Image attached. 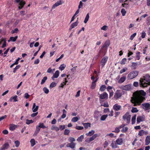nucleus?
Instances as JSON below:
<instances>
[{
	"label": "nucleus",
	"mask_w": 150,
	"mask_h": 150,
	"mask_svg": "<svg viewBox=\"0 0 150 150\" xmlns=\"http://www.w3.org/2000/svg\"><path fill=\"white\" fill-rule=\"evenodd\" d=\"M47 76H45L41 80V84L42 85L45 82V81L47 80Z\"/></svg>",
	"instance_id": "nucleus-38"
},
{
	"label": "nucleus",
	"mask_w": 150,
	"mask_h": 150,
	"mask_svg": "<svg viewBox=\"0 0 150 150\" xmlns=\"http://www.w3.org/2000/svg\"><path fill=\"white\" fill-rule=\"evenodd\" d=\"M120 128L119 127H116L115 128V130L113 132H115L116 133H118L120 131Z\"/></svg>",
	"instance_id": "nucleus-62"
},
{
	"label": "nucleus",
	"mask_w": 150,
	"mask_h": 150,
	"mask_svg": "<svg viewBox=\"0 0 150 150\" xmlns=\"http://www.w3.org/2000/svg\"><path fill=\"white\" fill-rule=\"evenodd\" d=\"M33 121L32 120H29L28 119L26 120V123L27 125H29L31 123H33Z\"/></svg>",
	"instance_id": "nucleus-50"
},
{
	"label": "nucleus",
	"mask_w": 150,
	"mask_h": 150,
	"mask_svg": "<svg viewBox=\"0 0 150 150\" xmlns=\"http://www.w3.org/2000/svg\"><path fill=\"white\" fill-rule=\"evenodd\" d=\"M95 133V131L92 130L91 131H89L88 133L86 134V135L87 136H91L93 135Z\"/></svg>",
	"instance_id": "nucleus-29"
},
{
	"label": "nucleus",
	"mask_w": 150,
	"mask_h": 150,
	"mask_svg": "<svg viewBox=\"0 0 150 150\" xmlns=\"http://www.w3.org/2000/svg\"><path fill=\"white\" fill-rule=\"evenodd\" d=\"M108 116V115H103L100 118V120L102 121L105 120Z\"/></svg>",
	"instance_id": "nucleus-36"
},
{
	"label": "nucleus",
	"mask_w": 150,
	"mask_h": 150,
	"mask_svg": "<svg viewBox=\"0 0 150 150\" xmlns=\"http://www.w3.org/2000/svg\"><path fill=\"white\" fill-rule=\"evenodd\" d=\"M18 31V30L17 28H16L14 30H12L11 31V33L12 34L14 33H17Z\"/></svg>",
	"instance_id": "nucleus-53"
},
{
	"label": "nucleus",
	"mask_w": 150,
	"mask_h": 150,
	"mask_svg": "<svg viewBox=\"0 0 150 150\" xmlns=\"http://www.w3.org/2000/svg\"><path fill=\"white\" fill-rule=\"evenodd\" d=\"M136 117V115H134L132 117V124H133L135 123Z\"/></svg>",
	"instance_id": "nucleus-34"
},
{
	"label": "nucleus",
	"mask_w": 150,
	"mask_h": 150,
	"mask_svg": "<svg viewBox=\"0 0 150 150\" xmlns=\"http://www.w3.org/2000/svg\"><path fill=\"white\" fill-rule=\"evenodd\" d=\"M142 105L145 109H147L150 106V104L149 103H143Z\"/></svg>",
	"instance_id": "nucleus-21"
},
{
	"label": "nucleus",
	"mask_w": 150,
	"mask_h": 150,
	"mask_svg": "<svg viewBox=\"0 0 150 150\" xmlns=\"http://www.w3.org/2000/svg\"><path fill=\"white\" fill-rule=\"evenodd\" d=\"M75 144L74 143H68L67 145V147H70L71 149H74L75 148Z\"/></svg>",
	"instance_id": "nucleus-16"
},
{
	"label": "nucleus",
	"mask_w": 150,
	"mask_h": 150,
	"mask_svg": "<svg viewBox=\"0 0 150 150\" xmlns=\"http://www.w3.org/2000/svg\"><path fill=\"white\" fill-rule=\"evenodd\" d=\"M145 145H147L150 143V136L148 135L146 136L145 140Z\"/></svg>",
	"instance_id": "nucleus-13"
},
{
	"label": "nucleus",
	"mask_w": 150,
	"mask_h": 150,
	"mask_svg": "<svg viewBox=\"0 0 150 150\" xmlns=\"http://www.w3.org/2000/svg\"><path fill=\"white\" fill-rule=\"evenodd\" d=\"M57 85V83L55 82H53L50 85V88H52L53 87H55Z\"/></svg>",
	"instance_id": "nucleus-39"
},
{
	"label": "nucleus",
	"mask_w": 150,
	"mask_h": 150,
	"mask_svg": "<svg viewBox=\"0 0 150 150\" xmlns=\"http://www.w3.org/2000/svg\"><path fill=\"white\" fill-rule=\"evenodd\" d=\"M84 138V136L82 135L79 137L77 139V141L79 142H81L83 139Z\"/></svg>",
	"instance_id": "nucleus-35"
},
{
	"label": "nucleus",
	"mask_w": 150,
	"mask_h": 150,
	"mask_svg": "<svg viewBox=\"0 0 150 150\" xmlns=\"http://www.w3.org/2000/svg\"><path fill=\"white\" fill-rule=\"evenodd\" d=\"M123 139L122 138H118L116 140V142L117 144L121 145L123 143Z\"/></svg>",
	"instance_id": "nucleus-18"
},
{
	"label": "nucleus",
	"mask_w": 150,
	"mask_h": 150,
	"mask_svg": "<svg viewBox=\"0 0 150 150\" xmlns=\"http://www.w3.org/2000/svg\"><path fill=\"white\" fill-rule=\"evenodd\" d=\"M59 72L58 70L56 71L54 74L53 76H52V79L54 80V78H57L59 76Z\"/></svg>",
	"instance_id": "nucleus-12"
},
{
	"label": "nucleus",
	"mask_w": 150,
	"mask_h": 150,
	"mask_svg": "<svg viewBox=\"0 0 150 150\" xmlns=\"http://www.w3.org/2000/svg\"><path fill=\"white\" fill-rule=\"evenodd\" d=\"M62 4L61 1H57L52 6V8H55L56 7Z\"/></svg>",
	"instance_id": "nucleus-27"
},
{
	"label": "nucleus",
	"mask_w": 150,
	"mask_h": 150,
	"mask_svg": "<svg viewBox=\"0 0 150 150\" xmlns=\"http://www.w3.org/2000/svg\"><path fill=\"white\" fill-rule=\"evenodd\" d=\"M97 81V79L95 80V81H93L92 82L91 85V88L93 89L95 88L96 86V82Z\"/></svg>",
	"instance_id": "nucleus-28"
},
{
	"label": "nucleus",
	"mask_w": 150,
	"mask_h": 150,
	"mask_svg": "<svg viewBox=\"0 0 150 150\" xmlns=\"http://www.w3.org/2000/svg\"><path fill=\"white\" fill-rule=\"evenodd\" d=\"M89 18V14L88 13L87 14V15L86 16L84 21V22L85 23H87V22H88V20Z\"/></svg>",
	"instance_id": "nucleus-31"
},
{
	"label": "nucleus",
	"mask_w": 150,
	"mask_h": 150,
	"mask_svg": "<svg viewBox=\"0 0 150 150\" xmlns=\"http://www.w3.org/2000/svg\"><path fill=\"white\" fill-rule=\"evenodd\" d=\"M83 125L86 129H87L88 127H90L91 126V124L89 123H84L83 124Z\"/></svg>",
	"instance_id": "nucleus-30"
},
{
	"label": "nucleus",
	"mask_w": 150,
	"mask_h": 150,
	"mask_svg": "<svg viewBox=\"0 0 150 150\" xmlns=\"http://www.w3.org/2000/svg\"><path fill=\"white\" fill-rule=\"evenodd\" d=\"M39 108L38 106H36L35 103H33V107L32 108V110L33 112H36Z\"/></svg>",
	"instance_id": "nucleus-17"
},
{
	"label": "nucleus",
	"mask_w": 150,
	"mask_h": 150,
	"mask_svg": "<svg viewBox=\"0 0 150 150\" xmlns=\"http://www.w3.org/2000/svg\"><path fill=\"white\" fill-rule=\"evenodd\" d=\"M9 144L8 143H6L1 147V150H4L5 149H7L9 147Z\"/></svg>",
	"instance_id": "nucleus-19"
},
{
	"label": "nucleus",
	"mask_w": 150,
	"mask_h": 150,
	"mask_svg": "<svg viewBox=\"0 0 150 150\" xmlns=\"http://www.w3.org/2000/svg\"><path fill=\"white\" fill-rule=\"evenodd\" d=\"M98 135L97 134H94L90 138H88L86 140V142L89 143L93 140L98 136Z\"/></svg>",
	"instance_id": "nucleus-6"
},
{
	"label": "nucleus",
	"mask_w": 150,
	"mask_h": 150,
	"mask_svg": "<svg viewBox=\"0 0 150 150\" xmlns=\"http://www.w3.org/2000/svg\"><path fill=\"white\" fill-rule=\"evenodd\" d=\"M122 118L124 120H126L128 124L130 120L131 115H129V112H127L123 116Z\"/></svg>",
	"instance_id": "nucleus-4"
},
{
	"label": "nucleus",
	"mask_w": 150,
	"mask_h": 150,
	"mask_svg": "<svg viewBox=\"0 0 150 150\" xmlns=\"http://www.w3.org/2000/svg\"><path fill=\"white\" fill-rule=\"evenodd\" d=\"M145 117L139 116L137 117V123H139L145 120Z\"/></svg>",
	"instance_id": "nucleus-10"
},
{
	"label": "nucleus",
	"mask_w": 150,
	"mask_h": 150,
	"mask_svg": "<svg viewBox=\"0 0 150 150\" xmlns=\"http://www.w3.org/2000/svg\"><path fill=\"white\" fill-rule=\"evenodd\" d=\"M17 96L16 95L14 97H11L10 99V101H11L12 100H13L14 102H16L18 100H17Z\"/></svg>",
	"instance_id": "nucleus-37"
},
{
	"label": "nucleus",
	"mask_w": 150,
	"mask_h": 150,
	"mask_svg": "<svg viewBox=\"0 0 150 150\" xmlns=\"http://www.w3.org/2000/svg\"><path fill=\"white\" fill-rule=\"evenodd\" d=\"M18 38V36H16L15 37H11L8 40V42H9L11 41L14 42H15Z\"/></svg>",
	"instance_id": "nucleus-24"
},
{
	"label": "nucleus",
	"mask_w": 150,
	"mask_h": 150,
	"mask_svg": "<svg viewBox=\"0 0 150 150\" xmlns=\"http://www.w3.org/2000/svg\"><path fill=\"white\" fill-rule=\"evenodd\" d=\"M70 132L69 129H65L64 132V134L65 135H68Z\"/></svg>",
	"instance_id": "nucleus-52"
},
{
	"label": "nucleus",
	"mask_w": 150,
	"mask_h": 150,
	"mask_svg": "<svg viewBox=\"0 0 150 150\" xmlns=\"http://www.w3.org/2000/svg\"><path fill=\"white\" fill-rule=\"evenodd\" d=\"M108 59L107 57H104L102 59L100 62L101 65H102V67H103L107 62Z\"/></svg>",
	"instance_id": "nucleus-9"
},
{
	"label": "nucleus",
	"mask_w": 150,
	"mask_h": 150,
	"mask_svg": "<svg viewBox=\"0 0 150 150\" xmlns=\"http://www.w3.org/2000/svg\"><path fill=\"white\" fill-rule=\"evenodd\" d=\"M69 142L71 143H74L73 142L75 141V139L74 138L71 137L69 138Z\"/></svg>",
	"instance_id": "nucleus-56"
},
{
	"label": "nucleus",
	"mask_w": 150,
	"mask_h": 150,
	"mask_svg": "<svg viewBox=\"0 0 150 150\" xmlns=\"http://www.w3.org/2000/svg\"><path fill=\"white\" fill-rule=\"evenodd\" d=\"M148 134V132L147 131H145L143 130H141L138 133V135L140 136H142L144 134L145 135H147Z\"/></svg>",
	"instance_id": "nucleus-14"
},
{
	"label": "nucleus",
	"mask_w": 150,
	"mask_h": 150,
	"mask_svg": "<svg viewBox=\"0 0 150 150\" xmlns=\"http://www.w3.org/2000/svg\"><path fill=\"white\" fill-rule=\"evenodd\" d=\"M39 125L40 128H41L43 129H44L46 128V126L44 125L43 123H40Z\"/></svg>",
	"instance_id": "nucleus-54"
},
{
	"label": "nucleus",
	"mask_w": 150,
	"mask_h": 150,
	"mask_svg": "<svg viewBox=\"0 0 150 150\" xmlns=\"http://www.w3.org/2000/svg\"><path fill=\"white\" fill-rule=\"evenodd\" d=\"M106 88V86H105L104 85H102L101 86V87L100 89V90L102 91H104Z\"/></svg>",
	"instance_id": "nucleus-42"
},
{
	"label": "nucleus",
	"mask_w": 150,
	"mask_h": 150,
	"mask_svg": "<svg viewBox=\"0 0 150 150\" xmlns=\"http://www.w3.org/2000/svg\"><path fill=\"white\" fill-rule=\"evenodd\" d=\"M16 1L17 3H19V5L20 6H18V8L19 9L22 8L25 4V1H22L21 0H16Z\"/></svg>",
	"instance_id": "nucleus-5"
},
{
	"label": "nucleus",
	"mask_w": 150,
	"mask_h": 150,
	"mask_svg": "<svg viewBox=\"0 0 150 150\" xmlns=\"http://www.w3.org/2000/svg\"><path fill=\"white\" fill-rule=\"evenodd\" d=\"M21 67V66L20 65H18L16 66V67L13 69V72L15 73L16 72V71L17 70L19 69Z\"/></svg>",
	"instance_id": "nucleus-47"
},
{
	"label": "nucleus",
	"mask_w": 150,
	"mask_h": 150,
	"mask_svg": "<svg viewBox=\"0 0 150 150\" xmlns=\"http://www.w3.org/2000/svg\"><path fill=\"white\" fill-rule=\"evenodd\" d=\"M101 115L99 112L98 111L95 112L94 115V117L95 118H97Z\"/></svg>",
	"instance_id": "nucleus-23"
},
{
	"label": "nucleus",
	"mask_w": 150,
	"mask_h": 150,
	"mask_svg": "<svg viewBox=\"0 0 150 150\" xmlns=\"http://www.w3.org/2000/svg\"><path fill=\"white\" fill-rule=\"evenodd\" d=\"M43 90L46 94H47L49 92V90L46 87H44L43 89Z\"/></svg>",
	"instance_id": "nucleus-46"
},
{
	"label": "nucleus",
	"mask_w": 150,
	"mask_h": 150,
	"mask_svg": "<svg viewBox=\"0 0 150 150\" xmlns=\"http://www.w3.org/2000/svg\"><path fill=\"white\" fill-rule=\"evenodd\" d=\"M136 33H134L130 37V40H132L133 38H134L135 36L136 35Z\"/></svg>",
	"instance_id": "nucleus-57"
},
{
	"label": "nucleus",
	"mask_w": 150,
	"mask_h": 150,
	"mask_svg": "<svg viewBox=\"0 0 150 150\" xmlns=\"http://www.w3.org/2000/svg\"><path fill=\"white\" fill-rule=\"evenodd\" d=\"M2 41H4V42L3 44V45L2 47V48H4L6 46V41H5V40L4 39H2Z\"/></svg>",
	"instance_id": "nucleus-59"
},
{
	"label": "nucleus",
	"mask_w": 150,
	"mask_h": 150,
	"mask_svg": "<svg viewBox=\"0 0 150 150\" xmlns=\"http://www.w3.org/2000/svg\"><path fill=\"white\" fill-rule=\"evenodd\" d=\"M139 72L137 71H133L130 73L127 76L128 79H131L136 77L138 74Z\"/></svg>",
	"instance_id": "nucleus-3"
},
{
	"label": "nucleus",
	"mask_w": 150,
	"mask_h": 150,
	"mask_svg": "<svg viewBox=\"0 0 150 150\" xmlns=\"http://www.w3.org/2000/svg\"><path fill=\"white\" fill-rule=\"evenodd\" d=\"M83 127H81L79 126H76V128L78 130H82L83 129Z\"/></svg>",
	"instance_id": "nucleus-60"
},
{
	"label": "nucleus",
	"mask_w": 150,
	"mask_h": 150,
	"mask_svg": "<svg viewBox=\"0 0 150 150\" xmlns=\"http://www.w3.org/2000/svg\"><path fill=\"white\" fill-rule=\"evenodd\" d=\"M79 119L77 117H73L71 119V121L73 122H76L78 121Z\"/></svg>",
	"instance_id": "nucleus-44"
},
{
	"label": "nucleus",
	"mask_w": 150,
	"mask_h": 150,
	"mask_svg": "<svg viewBox=\"0 0 150 150\" xmlns=\"http://www.w3.org/2000/svg\"><path fill=\"white\" fill-rule=\"evenodd\" d=\"M127 59L125 58H124L123 59H122L120 62V63L121 64H124L126 62Z\"/></svg>",
	"instance_id": "nucleus-48"
},
{
	"label": "nucleus",
	"mask_w": 150,
	"mask_h": 150,
	"mask_svg": "<svg viewBox=\"0 0 150 150\" xmlns=\"http://www.w3.org/2000/svg\"><path fill=\"white\" fill-rule=\"evenodd\" d=\"M111 146L113 149L116 148L117 147V144L116 141H112L111 144Z\"/></svg>",
	"instance_id": "nucleus-26"
},
{
	"label": "nucleus",
	"mask_w": 150,
	"mask_h": 150,
	"mask_svg": "<svg viewBox=\"0 0 150 150\" xmlns=\"http://www.w3.org/2000/svg\"><path fill=\"white\" fill-rule=\"evenodd\" d=\"M137 63L133 62L132 63V65H131V66L132 67H134V69H135L136 68V67L137 66Z\"/></svg>",
	"instance_id": "nucleus-63"
},
{
	"label": "nucleus",
	"mask_w": 150,
	"mask_h": 150,
	"mask_svg": "<svg viewBox=\"0 0 150 150\" xmlns=\"http://www.w3.org/2000/svg\"><path fill=\"white\" fill-rule=\"evenodd\" d=\"M127 69V68L126 67H125L124 68L121 69L120 71V74H122V73L125 72Z\"/></svg>",
	"instance_id": "nucleus-51"
},
{
	"label": "nucleus",
	"mask_w": 150,
	"mask_h": 150,
	"mask_svg": "<svg viewBox=\"0 0 150 150\" xmlns=\"http://www.w3.org/2000/svg\"><path fill=\"white\" fill-rule=\"evenodd\" d=\"M139 81V85L141 87H146L148 85H150V76L146 75L143 78H141Z\"/></svg>",
	"instance_id": "nucleus-2"
},
{
	"label": "nucleus",
	"mask_w": 150,
	"mask_h": 150,
	"mask_svg": "<svg viewBox=\"0 0 150 150\" xmlns=\"http://www.w3.org/2000/svg\"><path fill=\"white\" fill-rule=\"evenodd\" d=\"M102 53H103V51L102 50H100L99 52V54H98L96 57V58L97 59L98 57L100 56V55Z\"/></svg>",
	"instance_id": "nucleus-61"
},
{
	"label": "nucleus",
	"mask_w": 150,
	"mask_h": 150,
	"mask_svg": "<svg viewBox=\"0 0 150 150\" xmlns=\"http://www.w3.org/2000/svg\"><path fill=\"white\" fill-rule=\"evenodd\" d=\"M15 144L16 146L17 147L19 146L20 144V143L18 141L16 140L15 142Z\"/></svg>",
	"instance_id": "nucleus-55"
},
{
	"label": "nucleus",
	"mask_w": 150,
	"mask_h": 150,
	"mask_svg": "<svg viewBox=\"0 0 150 150\" xmlns=\"http://www.w3.org/2000/svg\"><path fill=\"white\" fill-rule=\"evenodd\" d=\"M146 35V33H145V32L143 31L142 33V35H141L142 38H144Z\"/></svg>",
	"instance_id": "nucleus-64"
},
{
	"label": "nucleus",
	"mask_w": 150,
	"mask_h": 150,
	"mask_svg": "<svg viewBox=\"0 0 150 150\" xmlns=\"http://www.w3.org/2000/svg\"><path fill=\"white\" fill-rule=\"evenodd\" d=\"M108 96V94L106 92H104L103 94L100 95L99 100H100L101 99H107Z\"/></svg>",
	"instance_id": "nucleus-8"
},
{
	"label": "nucleus",
	"mask_w": 150,
	"mask_h": 150,
	"mask_svg": "<svg viewBox=\"0 0 150 150\" xmlns=\"http://www.w3.org/2000/svg\"><path fill=\"white\" fill-rule=\"evenodd\" d=\"M126 76H123L118 81V83H123L126 80Z\"/></svg>",
	"instance_id": "nucleus-15"
},
{
	"label": "nucleus",
	"mask_w": 150,
	"mask_h": 150,
	"mask_svg": "<svg viewBox=\"0 0 150 150\" xmlns=\"http://www.w3.org/2000/svg\"><path fill=\"white\" fill-rule=\"evenodd\" d=\"M128 129V128L127 127H124L122 129L121 131L123 133H125L127 131Z\"/></svg>",
	"instance_id": "nucleus-43"
},
{
	"label": "nucleus",
	"mask_w": 150,
	"mask_h": 150,
	"mask_svg": "<svg viewBox=\"0 0 150 150\" xmlns=\"http://www.w3.org/2000/svg\"><path fill=\"white\" fill-rule=\"evenodd\" d=\"M138 111V110L136 108L132 107L131 110V112H137Z\"/></svg>",
	"instance_id": "nucleus-45"
},
{
	"label": "nucleus",
	"mask_w": 150,
	"mask_h": 150,
	"mask_svg": "<svg viewBox=\"0 0 150 150\" xmlns=\"http://www.w3.org/2000/svg\"><path fill=\"white\" fill-rule=\"evenodd\" d=\"M17 127V125L13 124H11L10 125L9 129L10 130L13 131Z\"/></svg>",
	"instance_id": "nucleus-22"
},
{
	"label": "nucleus",
	"mask_w": 150,
	"mask_h": 150,
	"mask_svg": "<svg viewBox=\"0 0 150 150\" xmlns=\"http://www.w3.org/2000/svg\"><path fill=\"white\" fill-rule=\"evenodd\" d=\"M110 44V42L109 40L106 41L105 43H104L102 47H106L107 48L109 46Z\"/></svg>",
	"instance_id": "nucleus-25"
},
{
	"label": "nucleus",
	"mask_w": 150,
	"mask_h": 150,
	"mask_svg": "<svg viewBox=\"0 0 150 150\" xmlns=\"http://www.w3.org/2000/svg\"><path fill=\"white\" fill-rule=\"evenodd\" d=\"M121 96V95L120 93L117 90L115 93L114 97L115 98L117 99L120 97Z\"/></svg>",
	"instance_id": "nucleus-20"
},
{
	"label": "nucleus",
	"mask_w": 150,
	"mask_h": 150,
	"mask_svg": "<svg viewBox=\"0 0 150 150\" xmlns=\"http://www.w3.org/2000/svg\"><path fill=\"white\" fill-rule=\"evenodd\" d=\"M30 142L31 143V145L32 147L34 146L35 144V140L34 139H32L30 141Z\"/></svg>",
	"instance_id": "nucleus-41"
},
{
	"label": "nucleus",
	"mask_w": 150,
	"mask_h": 150,
	"mask_svg": "<svg viewBox=\"0 0 150 150\" xmlns=\"http://www.w3.org/2000/svg\"><path fill=\"white\" fill-rule=\"evenodd\" d=\"M59 128L61 130H62L65 128V126L64 125H60L59 126Z\"/></svg>",
	"instance_id": "nucleus-58"
},
{
	"label": "nucleus",
	"mask_w": 150,
	"mask_h": 150,
	"mask_svg": "<svg viewBox=\"0 0 150 150\" xmlns=\"http://www.w3.org/2000/svg\"><path fill=\"white\" fill-rule=\"evenodd\" d=\"M146 95V93L142 90H140L138 93H133V96L131 98V102L134 104V106L139 105L145 100V98L143 96Z\"/></svg>",
	"instance_id": "nucleus-1"
},
{
	"label": "nucleus",
	"mask_w": 150,
	"mask_h": 150,
	"mask_svg": "<svg viewBox=\"0 0 150 150\" xmlns=\"http://www.w3.org/2000/svg\"><path fill=\"white\" fill-rule=\"evenodd\" d=\"M66 67V65L64 64H61L59 67V69L61 71H62Z\"/></svg>",
	"instance_id": "nucleus-32"
},
{
	"label": "nucleus",
	"mask_w": 150,
	"mask_h": 150,
	"mask_svg": "<svg viewBox=\"0 0 150 150\" xmlns=\"http://www.w3.org/2000/svg\"><path fill=\"white\" fill-rule=\"evenodd\" d=\"M121 13L123 16H125V14L126 13V11L125 10V9L122 8L121 10Z\"/></svg>",
	"instance_id": "nucleus-49"
},
{
	"label": "nucleus",
	"mask_w": 150,
	"mask_h": 150,
	"mask_svg": "<svg viewBox=\"0 0 150 150\" xmlns=\"http://www.w3.org/2000/svg\"><path fill=\"white\" fill-rule=\"evenodd\" d=\"M51 129L53 130H55L56 131H58L59 130V127H58L54 125L52 126L51 128Z\"/></svg>",
	"instance_id": "nucleus-33"
},
{
	"label": "nucleus",
	"mask_w": 150,
	"mask_h": 150,
	"mask_svg": "<svg viewBox=\"0 0 150 150\" xmlns=\"http://www.w3.org/2000/svg\"><path fill=\"white\" fill-rule=\"evenodd\" d=\"M121 107V106L118 105L117 104H116L113 105V109L116 111H118L120 110Z\"/></svg>",
	"instance_id": "nucleus-11"
},
{
	"label": "nucleus",
	"mask_w": 150,
	"mask_h": 150,
	"mask_svg": "<svg viewBox=\"0 0 150 150\" xmlns=\"http://www.w3.org/2000/svg\"><path fill=\"white\" fill-rule=\"evenodd\" d=\"M78 24V22L77 21L74 23H73L71 24V28H75V27H76L77 25Z\"/></svg>",
	"instance_id": "nucleus-40"
},
{
	"label": "nucleus",
	"mask_w": 150,
	"mask_h": 150,
	"mask_svg": "<svg viewBox=\"0 0 150 150\" xmlns=\"http://www.w3.org/2000/svg\"><path fill=\"white\" fill-rule=\"evenodd\" d=\"M131 85L129 84L125 86H122L121 87V88L123 90L129 91L131 88Z\"/></svg>",
	"instance_id": "nucleus-7"
}]
</instances>
